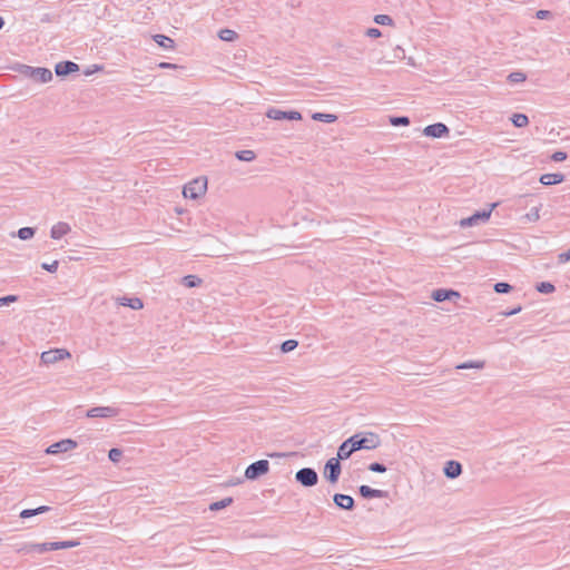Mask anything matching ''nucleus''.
I'll use <instances>...</instances> for the list:
<instances>
[{
	"instance_id": "obj_1",
	"label": "nucleus",
	"mask_w": 570,
	"mask_h": 570,
	"mask_svg": "<svg viewBox=\"0 0 570 570\" xmlns=\"http://www.w3.org/2000/svg\"><path fill=\"white\" fill-rule=\"evenodd\" d=\"M207 190V178L198 177L190 183H188L184 189L183 195L186 198L197 199L206 194Z\"/></svg>"
},
{
	"instance_id": "obj_2",
	"label": "nucleus",
	"mask_w": 570,
	"mask_h": 570,
	"mask_svg": "<svg viewBox=\"0 0 570 570\" xmlns=\"http://www.w3.org/2000/svg\"><path fill=\"white\" fill-rule=\"evenodd\" d=\"M351 438L354 439L353 443L356 448V451L361 449L372 450L380 445V438L372 432L366 433L364 436L355 434Z\"/></svg>"
},
{
	"instance_id": "obj_3",
	"label": "nucleus",
	"mask_w": 570,
	"mask_h": 570,
	"mask_svg": "<svg viewBox=\"0 0 570 570\" xmlns=\"http://www.w3.org/2000/svg\"><path fill=\"white\" fill-rule=\"evenodd\" d=\"M269 471V463L267 460H259L245 470V478L248 480H255L256 478L266 474Z\"/></svg>"
},
{
	"instance_id": "obj_4",
	"label": "nucleus",
	"mask_w": 570,
	"mask_h": 570,
	"mask_svg": "<svg viewBox=\"0 0 570 570\" xmlns=\"http://www.w3.org/2000/svg\"><path fill=\"white\" fill-rule=\"evenodd\" d=\"M69 357L70 353L66 348H55L43 352L41 354V362L49 365Z\"/></svg>"
},
{
	"instance_id": "obj_5",
	"label": "nucleus",
	"mask_w": 570,
	"mask_h": 570,
	"mask_svg": "<svg viewBox=\"0 0 570 570\" xmlns=\"http://www.w3.org/2000/svg\"><path fill=\"white\" fill-rule=\"evenodd\" d=\"M341 474V464L338 459L331 458L324 468V475L331 483H336Z\"/></svg>"
},
{
	"instance_id": "obj_6",
	"label": "nucleus",
	"mask_w": 570,
	"mask_h": 570,
	"mask_svg": "<svg viewBox=\"0 0 570 570\" xmlns=\"http://www.w3.org/2000/svg\"><path fill=\"white\" fill-rule=\"evenodd\" d=\"M296 480L304 487H313L317 483V473L309 468H304L296 473Z\"/></svg>"
},
{
	"instance_id": "obj_7",
	"label": "nucleus",
	"mask_w": 570,
	"mask_h": 570,
	"mask_svg": "<svg viewBox=\"0 0 570 570\" xmlns=\"http://www.w3.org/2000/svg\"><path fill=\"white\" fill-rule=\"evenodd\" d=\"M77 448V442L71 439L61 440L51 444L47 449V453L49 454H58L62 452H68Z\"/></svg>"
},
{
	"instance_id": "obj_8",
	"label": "nucleus",
	"mask_w": 570,
	"mask_h": 570,
	"mask_svg": "<svg viewBox=\"0 0 570 570\" xmlns=\"http://www.w3.org/2000/svg\"><path fill=\"white\" fill-rule=\"evenodd\" d=\"M266 116L274 120L289 119L299 120L302 118L298 111H282L279 109L272 108L267 111Z\"/></svg>"
},
{
	"instance_id": "obj_9",
	"label": "nucleus",
	"mask_w": 570,
	"mask_h": 570,
	"mask_svg": "<svg viewBox=\"0 0 570 570\" xmlns=\"http://www.w3.org/2000/svg\"><path fill=\"white\" fill-rule=\"evenodd\" d=\"M424 135L428 137L440 138L449 134V129L444 124L438 122L424 128Z\"/></svg>"
},
{
	"instance_id": "obj_10",
	"label": "nucleus",
	"mask_w": 570,
	"mask_h": 570,
	"mask_svg": "<svg viewBox=\"0 0 570 570\" xmlns=\"http://www.w3.org/2000/svg\"><path fill=\"white\" fill-rule=\"evenodd\" d=\"M353 440L354 439L350 438L340 445L335 459H338V461L346 460L352 455L353 452L356 451Z\"/></svg>"
},
{
	"instance_id": "obj_11",
	"label": "nucleus",
	"mask_w": 570,
	"mask_h": 570,
	"mask_svg": "<svg viewBox=\"0 0 570 570\" xmlns=\"http://www.w3.org/2000/svg\"><path fill=\"white\" fill-rule=\"evenodd\" d=\"M117 414V411L114 407L105 406V407H94L87 412V416L89 417H108Z\"/></svg>"
},
{
	"instance_id": "obj_12",
	"label": "nucleus",
	"mask_w": 570,
	"mask_h": 570,
	"mask_svg": "<svg viewBox=\"0 0 570 570\" xmlns=\"http://www.w3.org/2000/svg\"><path fill=\"white\" fill-rule=\"evenodd\" d=\"M78 543L75 541H61V542H51V543H43L40 546H37L40 551H47V550H59V549H66V548H72L76 547Z\"/></svg>"
},
{
	"instance_id": "obj_13",
	"label": "nucleus",
	"mask_w": 570,
	"mask_h": 570,
	"mask_svg": "<svg viewBox=\"0 0 570 570\" xmlns=\"http://www.w3.org/2000/svg\"><path fill=\"white\" fill-rule=\"evenodd\" d=\"M497 206V204H492L491 205V208L489 210H484L482 213H476L474 215H472L471 217L466 218V219H463L461 222V225H472L474 224L478 219H481V220H488L491 216V213H492V209Z\"/></svg>"
},
{
	"instance_id": "obj_14",
	"label": "nucleus",
	"mask_w": 570,
	"mask_h": 570,
	"mask_svg": "<svg viewBox=\"0 0 570 570\" xmlns=\"http://www.w3.org/2000/svg\"><path fill=\"white\" fill-rule=\"evenodd\" d=\"M539 180L542 185L551 186L562 183L564 176L562 174H543Z\"/></svg>"
},
{
	"instance_id": "obj_15",
	"label": "nucleus",
	"mask_w": 570,
	"mask_h": 570,
	"mask_svg": "<svg viewBox=\"0 0 570 570\" xmlns=\"http://www.w3.org/2000/svg\"><path fill=\"white\" fill-rule=\"evenodd\" d=\"M70 232V226L67 223L59 222L51 228V237L59 239Z\"/></svg>"
},
{
	"instance_id": "obj_16",
	"label": "nucleus",
	"mask_w": 570,
	"mask_h": 570,
	"mask_svg": "<svg viewBox=\"0 0 570 570\" xmlns=\"http://www.w3.org/2000/svg\"><path fill=\"white\" fill-rule=\"evenodd\" d=\"M334 502L337 507L345 510H351L354 505L353 498L346 494H335Z\"/></svg>"
},
{
	"instance_id": "obj_17",
	"label": "nucleus",
	"mask_w": 570,
	"mask_h": 570,
	"mask_svg": "<svg viewBox=\"0 0 570 570\" xmlns=\"http://www.w3.org/2000/svg\"><path fill=\"white\" fill-rule=\"evenodd\" d=\"M461 464L456 461H449L444 468L445 475L451 479L459 476L461 474Z\"/></svg>"
},
{
	"instance_id": "obj_18",
	"label": "nucleus",
	"mask_w": 570,
	"mask_h": 570,
	"mask_svg": "<svg viewBox=\"0 0 570 570\" xmlns=\"http://www.w3.org/2000/svg\"><path fill=\"white\" fill-rule=\"evenodd\" d=\"M155 42L165 50L174 48V40L165 35H155Z\"/></svg>"
},
{
	"instance_id": "obj_19",
	"label": "nucleus",
	"mask_w": 570,
	"mask_h": 570,
	"mask_svg": "<svg viewBox=\"0 0 570 570\" xmlns=\"http://www.w3.org/2000/svg\"><path fill=\"white\" fill-rule=\"evenodd\" d=\"M360 493L363 498H382L383 491L377 489H372L368 485H361Z\"/></svg>"
},
{
	"instance_id": "obj_20",
	"label": "nucleus",
	"mask_w": 570,
	"mask_h": 570,
	"mask_svg": "<svg viewBox=\"0 0 570 570\" xmlns=\"http://www.w3.org/2000/svg\"><path fill=\"white\" fill-rule=\"evenodd\" d=\"M119 303L122 306H129L132 309H141L144 307L142 301L140 298L134 297V298H126L122 297L119 299Z\"/></svg>"
},
{
	"instance_id": "obj_21",
	"label": "nucleus",
	"mask_w": 570,
	"mask_h": 570,
	"mask_svg": "<svg viewBox=\"0 0 570 570\" xmlns=\"http://www.w3.org/2000/svg\"><path fill=\"white\" fill-rule=\"evenodd\" d=\"M55 71H79V66L72 61H60L56 63Z\"/></svg>"
},
{
	"instance_id": "obj_22",
	"label": "nucleus",
	"mask_w": 570,
	"mask_h": 570,
	"mask_svg": "<svg viewBox=\"0 0 570 570\" xmlns=\"http://www.w3.org/2000/svg\"><path fill=\"white\" fill-rule=\"evenodd\" d=\"M218 37L223 41L233 42V41L237 40L238 35L236 31H234L232 29H222L218 32Z\"/></svg>"
},
{
	"instance_id": "obj_23",
	"label": "nucleus",
	"mask_w": 570,
	"mask_h": 570,
	"mask_svg": "<svg viewBox=\"0 0 570 570\" xmlns=\"http://www.w3.org/2000/svg\"><path fill=\"white\" fill-rule=\"evenodd\" d=\"M48 510H49V508L46 507V505H41V507H39L37 509H26V510L21 511L20 517L26 519V518L33 517V515H36L38 513H43V512H46Z\"/></svg>"
},
{
	"instance_id": "obj_24",
	"label": "nucleus",
	"mask_w": 570,
	"mask_h": 570,
	"mask_svg": "<svg viewBox=\"0 0 570 570\" xmlns=\"http://www.w3.org/2000/svg\"><path fill=\"white\" fill-rule=\"evenodd\" d=\"M513 125L518 128L525 127L529 124V119L523 114H514L511 118Z\"/></svg>"
},
{
	"instance_id": "obj_25",
	"label": "nucleus",
	"mask_w": 570,
	"mask_h": 570,
	"mask_svg": "<svg viewBox=\"0 0 570 570\" xmlns=\"http://www.w3.org/2000/svg\"><path fill=\"white\" fill-rule=\"evenodd\" d=\"M31 76L36 83H45L52 79V73H31Z\"/></svg>"
},
{
	"instance_id": "obj_26",
	"label": "nucleus",
	"mask_w": 570,
	"mask_h": 570,
	"mask_svg": "<svg viewBox=\"0 0 570 570\" xmlns=\"http://www.w3.org/2000/svg\"><path fill=\"white\" fill-rule=\"evenodd\" d=\"M541 205L533 207L529 213L525 214L524 218L529 222H537L540 219Z\"/></svg>"
},
{
	"instance_id": "obj_27",
	"label": "nucleus",
	"mask_w": 570,
	"mask_h": 570,
	"mask_svg": "<svg viewBox=\"0 0 570 570\" xmlns=\"http://www.w3.org/2000/svg\"><path fill=\"white\" fill-rule=\"evenodd\" d=\"M13 71H50L48 68L45 67H30L24 65H17V68H13Z\"/></svg>"
},
{
	"instance_id": "obj_28",
	"label": "nucleus",
	"mask_w": 570,
	"mask_h": 570,
	"mask_svg": "<svg viewBox=\"0 0 570 570\" xmlns=\"http://www.w3.org/2000/svg\"><path fill=\"white\" fill-rule=\"evenodd\" d=\"M432 298L436 302L449 299V289H436L432 293Z\"/></svg>"
},
{
	"instance_id": "obj_29",
	"label": "nucleus",
	"mask_w": 570,
	"mask_h": 570,
	"mask_svg": "<svg viewBox=\"0 0 570 570\" xmlns=\"http://www.w3.org/2000/svg\"><path fill=\"white\" fill-rule=\"evenodd\" d=\"M313 119L322 120V121H326V122H334L336 120V116L332 115V114L316 112L313 115Z\"/></svg>"
},
{
	"instance_id": "obj_30",
	"label": "nucleus",
	"mask_w": 570,
	"mask_h": 570,
	"mask_svg": "<svg viewBox=\"0 0 570 570\" xmlns=\"http://www.w3.org/2000/svg\"><path fill=\"white\" fill-rule=\"evenodd\" d=\"M232 503V499L230 498H227V499H224V500H220V501H217V502H214L210 504L209 509L212 511H217V510H220V509H224L226 508L227 505H229Z\"/></svg>"
},
{
	"instance_id": "obj_31",
	"label": "nucleus",
	"mask_w": 570,
	"mask_h": 570,
	"mask_svg": "<svg viewBox=\"0 0 570 570\" xmlns=\"http://www.w3.org/2000/svg\"><path fill=\"white\" fill-rule=\"evenodd\" d=\"M35 235V232L30 227H22L18 230V236L20 239H29Z\"/></svg>"
},
{
	"instance_id": "obj_32",
	"label": "nucleus",
	"mask_w": 570,
	"mask_h": 570,
	"mask_svg": "<svg viewBox=\"0 0 570 570\" xmlns=\"http://www.w3.org/2000/svg\"><path fill=\"white\" fill-rule=\"evenodd\" d=\"M374 21L382 26H391L393 22L392 18L387 14H377L374 18Z\"/></svg>"
},
{
	"instance_id": "obj_33",
	"label": "nucleus",
	"mask_w": 570,
	"mask_h": 570,
	"mask_svg": "<svg viewBox=\"0 0 570 570\" xmlns=\"http://www.w3.org/2000/svg\"><path fill=\"white\" fill-rule=\"evenodd\" d=\"M237 158L239 160L250 161L255 158V154L253 150H242L237 153Z\"/></svg>"
},
{
	"instance_id": "obj_34",
	"label": "nucleus",
	"mask_w": 570,
	"mask_h": 570,
	"mask_svg": "<svg viewBox=\"0 0 570 570\" xmlns=\"http://www.w3.org/2000/svg\"><path fill=\"white\" fill-rule=\"evenodd\" d=\"M525 80V73H510L508 76V82L510 85L523 82Z\"/></svg>"
},
{
	"instance_id": "obj_35",
	"label": "nucleus",
	"mask_w": 570,
	"mask_h": 570,
	"mask_svg": "<svg viewBox=\"0 0 570 570\" xmlns=\"http://www.w3.org/2000/svg\"><path fill=\"white\" fill-rule=\"evenodd\" d=\"M297 342L295 340H287L282 344V351L284 353L291 352L296 348Z\"/></svg>"
},
{
	"instance_id": "obj_36",
	"label": "nucleus",
	"mask_w": 570,
	"mask_h": 570,
	"mask_svg": "<svg viewBox=\"0 0 570 570\" xmlns=\"http://www.w3.org/2000/svg\"><path fill=\"white\" fill-rule=\"evenodd\" d=\"M511 289V286L507 283H497L494 285V291L497 293H508Z\"/></svg>"
},
{
	"instance_id": "obj_37",
	"label": "nucleus",
	"mask_w": 570,
	"mask_h": 570,
	"mask_svg": "<svg viewBox=\"0 0 570 570\" xmlns=\"http://www.w3.org/2000/svg\"><path fill=\"white\" fill-rule=\"evenodd\" d=\"M121 454H122V453H121V451H120L119 449H111V450L109 451L108 456H109V459H110L112 462H118V461L120 460V458H121Z\"/></svg>"
},
{
	"instance_id": "obj_38",
	"label": "nucleus",
	"mask_w": 570,
	"mask_h": 570,
	"mask_svg": "<svg viewBox=\"0 0 570 570\" xmlns=\"http://www.w3.org/2000/svg\"><path fill=\"white\" fill-rule=\"evenodd\" d=\"M484 363L483 362H474V363H464V364H461V365H458V368H481L483 367Z\"/></svg>"
},
{
	"instance_id": "obj_39",
	"label": "nucleus",
	"mask_w": 570,
	"mask_h": 570,
	"mask_svg": "<svg viewBox=\"0 0 570 570\" xmlns=\"http://www.w3.org/2000/svg\"><path fill=\"white\" fill-rule=\"evenodd\" d=\"M409 118L407 117H394V118H391V124L393 126H399V125H409Z\"/></svg>"
},
{
	"instance_id": "obj_40",
	"label": "nucleus",
	"mask_w": 570,
	"mask_h": 570,
	"mask_svg": "<svg viewBox=\"0 0 570 570\" xmlns=\"http://www.w3.org/2000/svg\"><path fill=\"white\" fill-rule=\"evenodd\" d=\"M185 282H186L187 286H189V287H194V286H197L200 284V279L195 276H191V275L186 276Z\"/></svg>"
},
{
	"instance_id": "obj_41",
	"label": "nucleus",
	"mask_w": 570,
	"mask_h": 570,
	"mask_svg": "<svg viewBox=\"0 0 570 570\" xmlns=\"http://www.w3.org/2000/svg\"><path fill=\"white\" fill-rule=\"evenodd\" d=\"M553 161L560 163L567 159V154L563 151H556L551 155Z\"/></svg>"
},
{
	"instance_id": "obj_42",
	"label": "nucleus",
	"mask_w": 570,
	"mask_h": 570,
	"mask_svg": "<svg viewBox=\"0 0 570 570\" xmlns=\"http://www.w3.org/2000/svg\"><path fill=\"white\" fill-rule=\"evenodd\" d=\"M538 289L541 293H551L554 291V286L550 283H541L540 286L538 287Z\"/></svg>"
},
{
	"instance_id": "obj_43",
	"label": "nucleus",
	"mask_w": 570,
	"mask_h": 570,
	"mask_svg": "<svg viewBox=\"0 0 570 570\" xmlns=\"http://www.w3.org/2000/svg\"><path fill=\"white\" fill-rule=\"evenodd\" d=\"M368 469L372 472H377V473H383L386 471V468L384 465H382L381 463H371Z\"/></svg>"
},
{
	"instance_id": "obj_44",
	"label": "nucleus",
	"mask_w": 570,
	"mask_h": 570,
	"mask_svg": "<svg viewBox=\"0 0 570 570\" xmlns=\"http://www.w3.org/2000/svg\"><path fill=\"white\" fill-rule=\"evenodd\" d=\"M16 301H17V297L14 295H9V296L1 297L0 298V307L6 305V304L13 303Z\"/></svg>"
},
{
	"instance_id": "obj_45",
	"label": "nucleus",
	"mask_w": 570,
	"mask_h": 570,
	"mask_svg": "<svg viewBox=\"0 0 570 570\" xmlns=\"http://www.w3.org/2000/svg\"><path fill=\"white\" fill-rule=\"evenodd\" d=\"M381 31L377 28H370L366 30V36L370 38H379L381 37Z\"/></svg>"
},
{
	"instance_id": "obj_46",
	"label": "nucleus",
	"mask_w": 570,
	"mask_h": 570,
	"mask_svg": "<svg viewBox=\"0 0 570 570\" xmlns=\"http://www.w3.org/2000/svg\"><path fill=\"white\" fill-rule=\"evenodd\" d=\"M535 16L538 19H541V20L549 19L551 17V12L548 10H539V11H537Z\"/></svg>"
},
{
	"instance_id": "obj_47",
	"label": "nucleus",
	"mask_w": 570,
	"mask_h": 570,
	"mask_svg": "<svg viewBox=\"0 0 570 570\" xmlns=\"http://www.w3.org/2000/svg\"><path fill=\"white\" fill-rule=\"evenodd\" d=\"M43 268L49 271V272H56L57 268H58V262L55 261L53 263L51 264H43Z\"/></svg>"
},
{
	"instance_id": "obj_48",
	"label": "nucleus",
	"mask_w": 570,
	"mask_h": 570,
	"mask_svg": "<svg viewBox=\"0 0 570 570\" xmlns=\"http://www.w3.org/2000/svg\"><path fill=\"white\" fill-rule=\"evenodd\" d=\"M568 261H570V249L559 255V262L566 263Z\"/></svg>"
},
{
	"instance_id": "obj_49",
	"label": "nucleus",
	"mask_w": 570,
	"mask_h": 570,
	"mask_svg": "<svg viewBox=\"0 0 570 570\" xmlns=\"http://www.w3.org/2000/svg\"><path fill=\"white\" fill-rule=\"evenodd\" d=\"M460 294L455 291L449 289V299L459 298Z\"/></svg>"
},
{
	"instance_id": "obj_50",
	"label": "nucleus",
	"mask_w": 570,
	"mask_h": 570,
	"mask_svg": "<svg viewBox=\"0 0 570 570\" xmlns=\"http://www.w3.org/2000/svg\"><path fill=\"white\" fill-rule=\"evenodd\" d=\"M92 67H94L92 69H88L87 71H94V72L101 71V68L99 66L94 65Z\"/></svg>"
},
{
	"instance_id": "obj_51",
	"label": "nucleus",
	"mask_w": 570,
	"mask_h": 570,
	"mask_svg": "<svg viewBox=\"0 0 570 570\" xmlns=\"http://www.w3.org/2000/svg\"><path fill=\"white\" fill-rule=\"evenodd\" d=\"M169 66H170L169 63H164V62H163V63H159V67H160V68H168Z\"/></svg>"
},
{
	"instance_id": "obj_52",
	"label": "nucleus",
	"mask_w": 570,
	"mask_h": 570,
	"mask_svg": "<svg viewBox=\"0 0 570 570\" xmlns=\"http://www.w3.org/2000/svg\"><path fill=\"white\" fill-rule=\"evenodd\" d=\"M3 24H4V20L2 19V17H0V30L2 29Z\"/></svg>"
}]
</instances>
